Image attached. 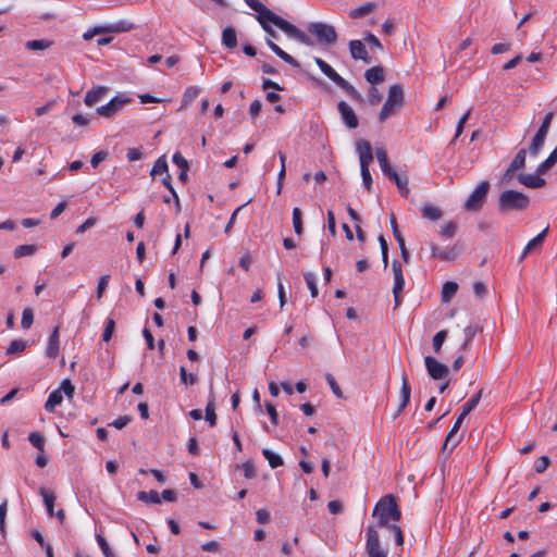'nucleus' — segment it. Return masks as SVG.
Listing matches in <instances>:
<instances>
[{
  "label": "nucleus",
  "instance_id": "nucleus-1",
  "mask_svg": "<svg viewBox=\"0 0 557 557\" xmlns=\"http://www.w3.org/2000/svg\"><path fill=\"white\" fill-rule=\"evenodd\" d=\"M244 1L250 9L258 13L257 20L269 36L273 38L277 37L276 32L269 25V23H271L278 27L281 30H283L287 36L298 40L299 42L306 46H313V41L306 33H304L288 21L284 20L283 17L272 12L259 0Z\"/></svg>",
  "mask_w": 557,
  "mask_h": 557
},
{
  "label": "nucleus",
  "instance_id": "nucleus-2",
  "mask_svg": "<svg viewBox=\"0 0 557 557\" xmlns=\"http://www.w3.org/2000/svg\"><path fill=\"white\" fill-rule=\"evenodd\" d=\"M483 389H480L475 395H473L462 407V410L460 414L458 416L457 420L455 421L453 428L448 432L445 442L441 448V454L445 455L448 448V445L451 443V447L448 450L447 455H449L453 449L461 442V437L455 438L456 433L459 431L463 420L466 417L474 410V408L478 406L482 398Z\"/></svg>",
  "mask_w": 557,
  "mask_h": 557
},
{
  "label": "nucleus",
  "instance_id": "nucleus-3",
  "mask_svg": "<svg viewBox=\"0 0 557 557\" xmlns=\"http://www.w3.org/2000/svg\"><path fill=\"white\" fill-rule=\"evenodd\" d=\"M373 515H377V527L384 528L389 521H399L401 511L393 494L383 496L374 507Z\"/></svg>",
  "mask_w": 557,
  "mask_h": 557
},
{
  "label": "nucleus",
  "instance_id": "nucleus-4",
  "mask_svg": "<svg viewBox=\"0 0 557 557\" xmlns=\"http://www.w3.org/2000/svg\"><path fill=\"white\" fill-rule=\"evenodd\" d=\"M530 206V198L513 189L504 190L498 198V210L503 213L510 211H524Z\"/></svg>",
  "mask_w": 557,
  "mask_h": 557
},
{
  "label": "nucleus",
  "instance_id": "nucleus-5",
  "mask_svg": "<svg viewBox=\"0 0 557 557\" xmlns=\"http://www.w3.org/2000/svg\"><path fill=\"white\" fill-rule=\"evenodd\" d=\"M321 72L343 89L352 100L363 102L362 95L345 78H343L329 63L321 58H314Z\"/></svg>",
  "mask_w": 557,
  "mask_h": 557
},
{
  "label": "nucleus",
  "instance_id": "nucleus-6",
  "mask_svg": "<svg viewBox=\"0 0 557 557\" xmlns=\"http://www.w3.org/2000/svg\"><path fill=\"white\" fill-rule=\"evenodd\" d=\"M404 103L405 98L403 86L399 84L391 86L387 99L379 113V121L381 123L385 122L395 112V110L401 108Z\"/></svg>",
  "mask_w": 557,
  "mask_h": 557
},
{
  "label": "nucleus",
  "instance_id": "nucleus-7",
  "mask_svg": "<svg viewBox=\"0 0 557 557\" xmlns=\"http://www.w3.org/2000/svg\"><path fill=\"white\" fill-rule=\"evenodd\" d=\"M308 32L317 37L318 44L334 45L337 41V33L332 25L313 22L308 25Z\"/></svg>",
  "mask_w": 557,
  "mask_h": 557
},
{
  "label": "nucleus",
  "instance_id": "nucleus-8",
  "mask_svg": "<svg viewBox=\"0 0 557 557\" xmlns=\"http://www.w3.org/2000/svg\"><path fill=\"white\" fill-rule=\"evenodd\" d=\"M490 186L487 181H482L466 200L465 209L474 212L481 210L486 200Z\"/></svg>",
  "mask_w": 557,
  "mask_h": 557
},
{
  "label": "nucleus",
  "instance_id": "nucleus-9",
  "mask_svg": "<svg viewBox=\"0 0 557 557\" xmlns=\"http://www.w3.org/2000/svg\"><path fill=\"white\" fill-rule=\"evenodd\" d=\"M366 535V552L368 557H387V550L381 547L379 532L374 525L367 527Z\"/></svg>",
  "mask_w": 557,
  "mask_h": 557
},
{
  "label": "nucleus",
  "instance_id": "nucleus-10",
  "mask_svg": "<svg viewBox=\"0 0 557 557\" xmlns=\"http://www.w3.org/2000/svg\"><path fill=\"white\" fill-rule=\"evenodd\" d=\"M129 101V98L117 95L113 97L107 104L98 107L96 112L101 116L112 117L122 110L125 103H128Z\"/></svg>",
  "mask_w": 557,
  "mask_h": 557
},
{
  "label": "nucleus",
  "instance_id": "nucleus-11",
  "mask_svg": "<svg viewBox=\"0 0 557 557\" xmlns=\"http://www.w3.org/2000/svg\"><path fill=\"white\" fill-rule=\"evenodd\" d=\"M424 364L428 371V374L433 380H443L447 377L449 373V369L446 364L440 362L437 359H435L432 356H426L424 358Z\"/></svg>",
  "mask_w": 557,
  "mask_h": 557
},
{
  "label": "nucleus",
  "instance_id": "nucleus-12",
  "mask_svg": "<svg viewBox=\"0 0 557 557\" xmlns=\"http://www.w3.org/2000/svg\"><path fill=\"white\" fill-rule=\"evenodd\" d=\"M356 150L359 154L360 172H366L369 170V165L373 161V153L370 141L360 139L356 144Z\"/></svg>",
  "mask_w": 557,
  "mask_h": 557
},
{
  "label": "nucleus",
  "instance_id": "nucleus-13",
  "mask_svg": "<svg viewBox=\"0 0 557 557\" xmlns=\"http://www.w3.org/2000/svg\"><path fill=\"white\" fill-rule=\"evenodd\" d=\"M338 112L343 122L348 128H357L359 125L358 117L352 108L345 101H339L337 104Z\"/></svg>",
  "mask_w": 557,
  "mask_h": 557
},
{
  "label": "nucleus",
  "instance_id": "nucleus-14",
  "mask_svg": "<svg viewBox=\"0 0 557 557\" xmlns=\"http://www.w3.org/2000/svg\"><path fill=\"white\" fill-rule=\"evenodd\" d=\"M388 180L393 181L397 186L399 194L404 198H408L410 194V189L408 188V177L406 175H399L393 168L383 173Z\"/></svg>",
  "mask_w": 557,
  "mask_h": 557
},
{
  "label": "nucleus",
  "instance_id": "nucleus-15",
  "mask_svg": "<svg viewBox=\"0 0 557 557\" xmlns=\"http://www.w3.org/2000/svg\"><path fill=\"white\" fill-rule=\"evenodd\" d=\"M410 396H411V387L409 385L408 377H407L406 373H404L401 376L400 404H399L396 412L394 413V419L399 417V414L408 406V404L410 401Z\"/></svg>",
  "mask_w": 557,
  "mask_h": 557
},
{
  "label": "nucleus",
  "instance_id": "nucleus-16",
  "mask_svg": "<svg viewBox=\"0 0 557 557\" xmlns=\"http://www.w3.org/2000/svg\"><path fill=\"white\" fill-rule=\"evenodd\" d=\"M349 51L355 60H362L364 63H371V58L362 40L354 39L349 41Z\"/></svg>",
  "mask_w": 557,
  "mask_h": 557
},
{
  "label": "nucleus",
  "instance_id": "nucleus-17",
  "mask_svg": "<svg viewBox=\"0 0 557 557\" xmlns=\"http://www.w3.org/2000/svg\"><path fill=\"white\" fill-rule=\"evenodd\" d=\"M392 269L394 273L393 294H401L405 287V278L403 274L401 264L397 259L393 261Z\"/></svg>",
  "mask_w": 557,
  "mask_h": 557
},
{
  "label": "nucleus",
  "instance_id": "nucleus-18",
  "mask_svg": "<svg viewBox=\"0 0 557 557\" xmlns=\"http://www.w3.org/2000/svg\"><path fill=\"white\" fill-rule=\"evenodd\" d=\"M542 175L535 174H518L517 178L520 184L529 188H541L545 186L546 181L541 177Z\"/></svg>",
  "mask_w": 557,
  "mask_h": 557
},
{
  "label": "nucleus",
  "instance_id": "nucleus-19",
  "mask_svg": "<svg viewBox=\"0 0 557 557\" xmlns=\"http://www.w3.org/2000/svg\"><path fill=\"white\" fill-rule=\"evenodd\" d=\"M135 28V25L127 21H120L104 27H96L97 33H124Z\"/></svg>",
  "mask_w": 557,
  "mask_h": 557
},
{
  "label": "nucleus",
  "instance_id": "nucleus-20",
  "mask_svg": "<svg viewBox=\"0 0 557 557\" xmlns=\"http://www.w3.org/2000/svg\"><path fill=\"white\" fill-rule=\"evenodd\" d=\"M364 78L372 86L380 84L385 79V69L382 65L372 66L364 72Z\"/></svg>",
  "mask_w": 557,
  "mask_h": 557
},
{
  "label": "nucleus",
  "instance_id": "nucleus-21",
  "mask_svg": "<svg viewBox=\"0 0 557 557\" xmlns=\"http://www.w3.org/2000/svg\"><path fill=\"white\" fill-rule=\"evenodd\" d=\"M267 45L269 46V48L278 57L281 58L284 62H286L287 64H289L290 66L293 67H300V63L294 58L292 57L290 54H288L287 52H285L283 49H281L275 42H273L271 39H267Z\"/></svg>",
  "mask_w": 557,
  "mask_h": 557
},
{
  "label": "nucleus",
  "instance_id": "nucleus-22",
  "mask_svg": "<svg viewBox=\"0 0 557 557\" xmlns=\"http://www.w3.org/2000/svg\"><path fill=\"white\" fill-rule=\"evenodd\" d=\"M267 45L269 46V48L278 57L281 58L284 62H286L287 64H289L290 66L293 67H300V63L294 58L292 57L290 54H288L287 52H285L283 49H281L275 42H273L271 39H267Z\"/></svg>",
  "mask_w": 557,
  "mask_h": 557
},
{
  "label": "nucleus",
  "instance_id": "nucleus-23",
  "mask_svg": "<svg viewBox=\"0 0 557 557\" xmlns=\"http://www.w3.org/2000/svg\"><path fill=\"white\" fill-rule=\"evenodd\" d=\"M59 334H60V327L55 326L48 339V345L46 348V355L49 358H55L59 355Z\"/></svg>",
  "mask_w": 557,
  "mask_h": 557
},
{
  "label": "nucleus",
  "instance_id": "nucleus-24",
  "mask_svg": "<svg viewBox=\"0 0 557 557\" xmlns=\"http://www.w3.org/2000/svg\"><path fill=\"white\" fill-rule=\"evenodd\" d=\"M108 88L104 86H98L87 91L84 102L87 107H92L97 102L101 100V98L107 94Z\"/></svg>",
  "mask_w": 557,
  "mask_h": 557
},
{
  "label": "nucleus",
  "instance_id": "nucleus-25",
  "mask_svg": "<svg viewBox=\"0 0 557 557\" xmlns=\"http://www.w3.org/2000/svg\"><path fill=\"white\" fill-rule=\"evenodd\" d=\"M547 134L537 131L529 145V152L532 157H536L543 148Z\"/></svg>",
  "mask_w": 557,
  "mask_h": 557
},
{
  "label": "nucleus",
  "instance_id": "nucleus-26",
  "mask_svg": "<svg viewBox=\"0 0 557 557\" xmlns=\"http://www.w3.org/2000/svg\"><path fill=\"white\" fill-rule=\"evenodd\" d=\"M222 44L227 49H234L237 47V35L236 30L232 26H227L222 32Z\"/></svg>",
  "mask_w": 557,
  "mask_h": 557
},
{
  "label": "nucleus",
  "instance_id": "nucleus-27",
  "mask_svg": "<svg viewBox=\"0 0 557 557\" xmlns=\"http://www.w3.org/2000/svg\"><path fill=\"white\" fill-rule=\"evenodd\" d=\"M479 331H480V329L475 325H468L465 327V330H463L465 339L459 347V351H465L469 348V346L471 345L473 338L475 337V335L478 334Z\"/></svg>",
  "mask_w": 557,
  "mask_h": 557
},
{
  "label": "nucleus",
  "instance_id": "nucleus-28",
  "mask_svg": "<svg viewBox=\"0 0 557 557\" xmlns=\"http://www.w3.org/2000/svg\"><path fill=\"white\" fill-rule=\"evenodd\" d=\"M63 400V396L60 389H55L50 393L45 404V409L49 412H53L55 407L59 406Z\"/></svg>",
  "mask_w": 557,
  "mask_h": 557
},
{
  "label": "nucleus",
  "instance_id": "nucleus-29",
  "mask_svg": "<svg viewBox=\"0 0 557 557\" xmlns=\"http://www.w3.org/2000/svg\"><path fill=\"white\" fill-rule=\"evenodd\" d=\"M458 290V284L453 281H447L444 283L442 288V300L444 302H448L456 295Z\"/></svg>",
  "mask_w": 557,
  "mask_h": 557
},
{
  "label": "nucleus",
  "instance_id": "nucleus-30",
  "mask_svg": "<svg viewBox=\"0 0 557 557\" xmlns=\"http://www.w3.org/2000/svg\"><path fill=\"white\" fill-rule=\"evenodd\" d=\"M375 9V3L367 2L362 5L350 11L349 16L351 18H361L368 14H370Z\"/></svg>",
  "mask_w": 557,
  "mask_h": 557
},
{
  "label": "nucleus",
  "instance_id": "nucleus-31",
  "mask_svg": "<svg viewBox=\"0 0 557 557\" xmlns=\"http://www.w3.org/2000/svg\"><path fill=\"white\" fill-rule=\"evenodd\" d=\"M262 455L268 460V462L272 469H276L283 465V458L278 454L272 451L269 448H263Z\"/></svg>",
  "mask_w": 557,
  "mask_h": 557
},
{
  "label": "nucleus",
  "instance_id": "nucleus-32",
  "mask_svg": "<svg viewBox=\"0 0 557 557\" xmlns=\"http://www.w3.org/2000/svg\"><path fill=\"white\" fill-rule=\"evenodd\" d=\"M422 216L431 221H436L443 216V211L432 205H424L422 207Z\"/></svg>",
  "mask_w": 557,
  "mask_h": 557
},
{
  "label": "nucleus",
  "instance_id": "nucleus-33",
  "mask_svg": "<svg viewBox=\"0 0 557 557\" xmlns=\"http://www.w3.org/2000/svg\"><path fill=\"white\" fill-rule=\"evenodd\" d=\"M461 247L457 242L451 247L443 249V253L441 256L442 261H455L460 255Z\"/></svg>",
  "mask_w": 557,
  "mask_h": 557
},
{
  "label": "nucleus",
  "instance_id": "nucleus-34",
  "mask_svg": "<svg viewBox=\"0 0 557 557\" xmlns=\"http://www.w3.org/2000/svg\"><path fill=\"white\" fill-rule=\"evenodd\" d=\"M162 184L169 189L171 196L174 198L175 211L176 213H180L182 211L181 201L176 190L172 185V178L170 174H166V176L162 178Z\"/></svg>",
  "mask_w": 557,
  "mask_h": 557
},
{
  "label": "nucleus",
  "instance_id": "nucleus-35",
  "mask_svg": "<svg viewBox=\"0 0 557 557\" xmlns=\"http://www.w3.org/2000/svg\"><path fill=\"white\" fill-rule=\"evenodd\" d=\"M40 494L44 497V502H45L48 515L50 517H53L54 516V510H53L54 509V500H55L53 493L48 492L46 488L41 487Z\"/></svg>",
  "mask_w": 557,
  "mask_h": 557
},
{
  "label": "nucleus",
  "instance_id": "nucleus-36",
  "mask_svg": "<svg viewBox=\"0 0 557 557\" xmlns=\"http://www.w3.org/2000/svg\"><path fill=\"white\" fill-rule=\"evenodd\" d=\"M200 94V88L197 86H189L185 89L183 94V107H187Z\"/></svg>",
  "mask_w": 557,
  "mask_h": 557
},
{
  "label": "nucleus",
  "instance_id": "nucleus-37",
  "mask_svg": "<svg viewBox=\"0 0 557 557\" xmlns=\"http://www.w3.org/2000/svg\"><path fill=\"white\" fill-rule=\"evenodd\" d=\"M375 156L383 173L389 171L393 168L389 163L387 152L384 148H377L375 151Z\"/></svg>",
  "mask_w": 557,
  "mask_h": 557
},
{
  "label": "nucleus",
  "instance_id": "nucleus-38",
  "mask_svg": "<svg viewBox=\"0 0 557 557\" xmlns=\"http://www.w3.org/2000/svg\"><path fill=\"white\" fill-rule=\"evenodd\" d=\"M293 226L295 233L298 236H301L304 234L302 212L297 207L293 209Z\"/></svg>",
  "mask_w": 557,
  "mask_h": 557
},
{
  "label": "nucleus",
  "instance_id": "nucleus-39",
  "mask_svg": "<svg viewBox=\"0 0 557 557\" xmlns=\"http://www.w3.org/2000/svg\"><path fill=\"white\" fill-rule=\"evenodd\" d=\"M137 499L146 503H152V504H160V496L159 493L154 490H151L150 492L140 491L137 494Z\"/></svg>",
  "mask_w": 557,
  "mask_h": 557
},
{
  "label": "nucleus",
  "instance_id": "nucleus-40",
  "mask_svg": "<svg viewBox=\"0 0 557 557\" xmlns=\"http://www.w3.org/2000/svg\"><path fill=\"white\" fill-rule=\"evenodd\" d=\"M52 45V41L47 39H34L28 40L25 44V48L28 50H45L48 49Z\"/></svg>",
  "mask_w": 557,
  "mask_h": 557
},
{
  "label": "nucleus",
  "instance_id": "nucleus-41",
  "mask_svg": "<svg viewBox=\"0 0 557 557\" xmlns=\"http://www.w3.org/2000/svg\"><path fill=\"white\" fill-rule=\"evenodd\" d=\"M205 412H206V416H205L206 421L209 422L210 426H214L216 424V413H215V407H214V397L209 399V401H208V404L206 406Z\"/></svg>",
  "mask_w": 557,
  "mask_h": 557
},
{
  "label": "nucleus",
  "instance_id": "nucleus-42",
  "mask_svg": "<svg viewBox=\"0 0 557 557\" xmlns=\"http://www.w3.org/2000/svg\"><path fill=\"white\" fill-rule=\"evenodd\" d=\"M525 157H527V150L524 148L520 149L512 161L510 162V166L512 170H522L525 166Z\"/></svg>",
  "mask_w": 557,
  "mask_h": 557
},
{
  "label": "nucleus",
  "instance_id": "nucleus-43",
  "mask_svg": "<svg viewBox=\"0 0 557 557\" xmlns=\"http://www.w3.org/2000/svg\"><path fill=\"white\" fill-rule=\"evenodd\" d=\"M37 251L36 245H20L14 249V258L18 259L25 256H32Z\"/></svg>",
  "mask_w": 557,
  "mask_h": 557
},
{
  "label": "nucleus",
  "instance_id": "nucleus-44",
  "mask_svg": "<svg viewBox=\"0 0 557 557\" xmlns=\"http://www.w3.org/2000/svg\"><path fill=\"white\" fill-rule=\"evenodd\" d=\"M27 347V342L22 339H14L10 343L9 347L7 348L5 354L7 355H15L24 351Z\"/></svg>",
  "mask_w": 557,
  "mask_h": 557
},
{
  "label": "nucleus",
  "instance_id": "nucleus-45",
  "mask_svg": "<svg viewBox=\"0 0 557 557\" xmlns=\"http://www.w3.org/2000/svg\"><path fill=\"white\" fill-rule=\"evenodd\" d=\"M548 233V226L544 228L540 234L532 238L525 246L527 251H532L535 247L541 246L545 240Z\"/></svg>",
  "mask_w": 557,
  "mask_h": 557
},
{
  "label": "nucleus",
  "instance_id": "nucleus-46",
  "mask_svg": "<svg viewBox=\"0 0 557 557\" xmlns=\"http://www.w3.org/2000/svg\"><path fill=\"white\" fill-rule=\"evenodd\" d=\"M457 228L456 222L449 221L441 228L440 235L446 239L453 238L457 233Z\"/></svg>",
  "mask_w": 557,
  "mask_h": 557
},
{
  "label": "nucleus",
  "instance_id": "nucleus-47",
  "mask_svg": "<svg viewBox=\"0 0 557 557\" xmlns=\"http://www.w3.org/2000/svg\"><path fill=\"white\" fill-rule=\"evenodd\" d=\"M168 162L165 160V157L162 156L160 157L153 164L151 171H150V175L151 176H154L157 174H161V173H168Z\"/></svg>",
  "mask_w": 557,
  "mask_h": 557
},
{
  "label": "nucleus",
  "instance_id": "nucleus-48",
  "mask_svg": "<svg viewBox=\"0 0 557 557\" xmlns=\"http://www.w3.org/2000/svg\"><path fill=\"white\" fill-rule=\"evenodd\" d=\"M389 222H391L393 235H394L396 242L398 243V245L405 244V238L398 227L397 219L394 213L389 214Z\"/></svg>",
  "mask_w": 557,
  "mask_h": 557
},
{
  "label": "nucleus",
  "instance_id": "nucleus-49",
  "mask_svg": "<svg viewBox=\"0 0 557 557\" xmlns=\"http://www.w3.org/2000/svg\"><path fill=\"white\" fill-rule=\"evenodd\" d=\"M30 444L36 447L39 451L45 450V437L38 432H32L28 436Z\"/></svg>",
  "mask_w": 557,
  "mask_h": 557
},
{
  "label": "nucleus",
  "instance_id": "nucleus-50",
  "mask_svg": "<svg viewBox=\"0 0 557 557\" xmlns=\"http://www.w3.org/2000/svg\"><path fill=\"white\" fill-rule=\"evenodd\" d=\"M304 278L307 283V286L310 290L311 296L314 298L318 296V287H317V277L313 273L307 272L304 274Z\"/></svg>",
  "mask_w": 557,
  "mask_h": 557
},
{
  "label": "nucleus",
  "instance_id": "nucleus-51",
  "mask_svg": "<svg viewBox=\"0 0 557 557\" xmlns=\"http://www.w3.org/2000/svg\"><path fill=\"white\" fill-rule=\"evenodd\" d=\"M34 322V312L32 308H25L22 313L21 326L28 330Z\"/></svg>",
  "mask_w": 557,
  "mask_h": 557
},
{
  "label": "nucleus",
  "instance_id": "nucleus-52",
  "mask_svg": "<svg viewBox=\"0 0 557 557\" xmlns=\"http://www.w3.org/2000/svg\"><path fill=\"white\" fill-rule=\"evenodd\" d=\"M446 337H447V331H445V330H442L434 335L432 345H433V349L435 352L441 351Z\"/></svg>",
  "mask_w": 557,
  "mask_h": 557
},
{
  "label": "nucleus",
  "instance_id": "nucleus-53",
  "mask_svg": "<svg viewBox=\"0 0 557 557\" xmlns=\"http://www.w3.org/2000/svg\"><path fill=\"white\" fill-rule=\"evenodd\" d=\"M383 99L382 94L375 86H371L368 90V101L371 106H377Z\"/></svg>",
  "mask_w": 557,
  "mask_h": 557
},
{
  "label": "nucleus",
  "instance_id": "nucleus-54",
  "mask_svg": "<svg viewBox=\"0 0 557 557\" xmlns=\"http://www.w3.org/2000/svg\"><path fill=\"white\" fill-rule=\"evenodd\" d=\"M325 380L329 383V385H330L332 392L334 393V395L336 397H338V398H344L343 392H342L339 385L337 384L335 377L333 376V374L326 373L325 374Z\"/></svg>",
  "mask_w": 557,
  "mask_h": 557
},
{
  "label": "nucleus",
  "instance_id": "nucleus-55",
  "mask_svg": "<svg viewBox=\"0 0 557 557\" xmlns=\"http://www.w3.org/2000/svg\"><path fill=\"white\" fill-rule=\"evenodd\" d=\"M96 540L106 557H115V555L111 550L107 540L101 534H97Z\"/></svg>",
  "mask_w": 557,
  "mask_h": 557
},
{
  "label": "nucleus",
  "instance_id": "nucleus-56",
  "mask_svg": "<svg viewBox=\"0 0 557 557\" xmlns=\"http://www.w3.org/2000/svg\"><path fill=\"white\" fill-rule=\"evenodd\" d=\"M114 329H115V321L113 319L109 318L106 321V326H104V330L102 333L103 342H109L111 339Z\"/></svg>",
  "mask_w": 557,
  "mask_h": 557
},
{
  "label": "nucleus",
  "instance_id": "nucleus-57",
  "mask_svg": "<svg viewBox=\"0 0 557 557\" xmlns=\"http://www.w3.org/2000/svg\"><path fill=\"white\" fill-rule=\"evenodd\" d=\"M58 389H60L61 393L63 392L69 398H73L75 393V386L69 379L63 380Z\"/></svg>",
  "mask_w": 557,
  "mask_h": 557
},
{
  "label": "nucleus",
  "instance_id": "nucleus-58",
  "mask_svg": "<svg viewBox=\"0 0 557 557\" xmlns=\"http://www.w3.org/2000/svg\"><path fill=\"white\" fill-rule=\"evenodd\" d=\"M180 377L182 383L194 385L197 382V376L188 373L185 367L180 368Z\"/></svg>",
  "mask_w": 557,
  "mask_h": 557
},
{
  "label": "nucleus",
  "instance_id": "nucleus-59",
  "mask_svg": "<svg viewBox=\"0 0 557 557\" xmlns=\"http://www.w3.org/2000/svg\"><path fill=\"white\" fill-rule=\"evenodd\" d=\"M363 40L367 44L371 45L372 47H374V48H376L379 50H383L384 49V47H383L382 42L379 40V38L375 35H373L372 33H370V32H366L363 34Z\"/></svg>",
  "mask_w": 557,
  "mask_h": 557
},
{
  "label": "nucleus",
  "instance_id": "nucleus-60",
  "mask_svg": "<svg viewBox=\"0 0 557 557\" xmlns=\"http://www.w3.org/2000/svg\"><path fill=\"white\" fill-rule=\"evenodd\" d=\"M550 465V459L547 456L540 457L534 465L536 473H543Z\"/></svg>",
  "mask_w": 557,
  "mask_h": 557
},
{
  "label": "nucleus",
  "instance_id": "nucleus-61",
  "mask_svg": "<svg viewBox=\"0 0 557 557\" xmlns=\"http://www.w3.org/2000/svg\"><path fill=\"white\" fill-rule=\"evenodd\" d=\"M110 275L106 274L100 276L97 286V298L101 299L109 284Z\"/></svg>",
  "mask_w": 557,
  "mask_h": 557
},
{
  "label": "nucleus",
  "instance_id": "nucleus-62",
  "mask_svg": "<svg viewBox=\"0 0 557 557\" xmlns=\"http://www.w3.org/2000/svg\"><path fill=\"white\" fill-rule=\"evenodd\" d=\"M242 468L246 479H253L257 475L255 465L251 460L244 462Z\"/></svg>",
  "mask_w": 557,
  "mask_h": 557
},
{
  "label": "nucleus",
  "instance_id": "nucleus-63",
  "mask_svg": "<svg viewBox=\"0 0 557 557\" xmlns=\"http://www.w3.org/2000/svg\"><path fill=\"white\" fill-rule=\"evenodd\" d=\"M108 151L106 150H101V151H98L96 152L92 157H91V160H90V164L94 169L98 168V165L104 161L107 158H108Z\"/></svg>",
  "mask_w": 557,
  "mask_h": 557
},
{
  "label": "nucleus",
  "instance_id": "nucleus-64",
  "mask_svg": "<svg viewBox=\"0 0 557 557\" xmlns=\"http://www.w3.org/2000/svg\"><path fill=\"white\" fill-rule=\"evenodd\" d=\"M173 163H175L181 170H189L188 161L182 156L180 151L173 154Z\"/></svg>",
  "mask_w": 557,
  "mask_h": 557
}]
</instances>
